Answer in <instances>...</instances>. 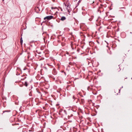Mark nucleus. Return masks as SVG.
I'll use <instances>...</instances> for the list:
<instances>
[{
	"instance_id": "nucleus-1",
	"label": "nucleus",
	"mask_w": 132,
	"mask_h": 132,
	"mask_svg": "<svg viewBox=\"0 0 132 132\" xmlns=\"http://www.w3.org/2000/svg\"><path fill=\"white\" fill-rule=\"evenodd\" d=\"M53 16L52 15L48 16L45 17L44 19L46 20L47 19L48 20H49L53 18Z\"/></svg>"
},
{
	"instance_id": "nucleus-2",
	"label": "nucleus",
	"mask_w": 132,
	"mask_h": 132,
	"mask_svg": "<svg viewBox=\"0 0 132 132\" xmlns=\"http://www.w3.org/2000/svg\"><path fill=\"white\" fill-rule=\"evenodd\" d=\"M64 4L65 5L66 7L67 8V9H68V7H69V1H68L66 2H64Z\"/></svg>"
},
{
	"instance_id": "nucleus-3",
	"label": "nucleus",
	"mask_w": 132,
	"mask_h": 132,
	"mask_svg": "<svg viewBox=\"0 0 132 132\" xmlns=\"http://www.w3.org/2000/svg\"><path fill=\"white\" fill-rule=\"evenodd\" d=\"M66 19V18L64 16H63L61 17L60 19L61 21H63L64 20H65Z\"/></svg>"
},
{
	"instance_id": "nucleus-4",
	"label": "nucleus",
	"mask_w": 132,
	"mask_h": 132,
	"mask_svg": "<svg viewBox=\"0 0 132 132\" xmlns=\"http://www.w3.org/2000/svg\"><path fill=\"white\" fill-rule=\"evenodd\" d=\"M24 85L26 86V87H27L28 85L27 82V81H25L24 82Z\"/></svg>"
},
{
	"instance_id": "nucleus-5",
	"label": "nucleus",
	"mask_w": 132,
	"mask_h": 132,
	"mask_svg": "<svg viewBox=\"0 0 132 132\" xmlns=\"http://www.w3.org/2000/svg\"><path fill=\"white\" fill-rule=\"evenodd\" d=\"M22 42H23V40L22 39V38H21L20 39V43L22 44Z\"/></svg>"
},
{
	"instance_id": "nucleus-6",
	"label": "nucleus",
	"mask_w": 132,
	"mask_h": 132,
	"mask_svg": "<svg viewBox=\"0 0 132 132\" xmlns=\"http://www.w3.org/2000/svg\"><path fill=\"white\" fill-rule=\"evenodd\" d=\"M102 7H101V6L100 7H99V10H101V9H102Z\"/></svg>"
},
{
	"instance_id": "nucleus-7",
	"label": "nucleus",
	"mask_w": 132,
	"mask_h": 132,
	"mask_svg": "<svg viewBox=\"0 0 132 132\" xmlns=\"http://www.w3.org/2000/svg\"><path fill=\"white\" fill-rule=\"evenodd\" d=\"M73 99H75V96H73Z\"/></svg>"
},
{
	"instance_id": "nucleus-8",
	"label": "nucleus",
	"mask_w": 132,
	"mask_h": 132,
	"mask_svg": "<svg viewBox=\"0 0 132 132\" xmlns=\"http://www.w3.org/2000/svg\"><path fill=\"white\" fill-rule=\"evenodd\" d=\"M101 6H102V5L101 4Z\"/></svg>"
}]
</instances>
